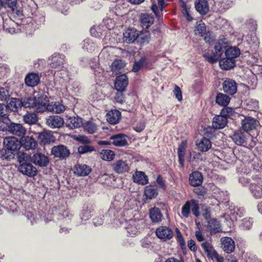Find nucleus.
Masks as SVG:
<instances>
[{"mask_svg":"<svg viewBox=\"0 0 262 262\" xmlns=\"http://www.w3.org/2000/svg\"><path fill=\"white\" fill-rule=\"evenodd\" d=\"M188 142L186 140H184L181 142L179 144L178 148V161L180 164V167L181 168L184 167V157L186 152V149L187 147Z\"/></svg>","mask_w":262,"mask_h":262,"instance_id":"nucleus-23","label":"nucleus"},{"mask_svg":"<svg viewBox=\"0 0 262 262\" xmlns=\"http://www.w3.org/2000/svg\"><path fill=\"white\" fill-rule=\"evenodd\" d=\"M188 158L189 159V161H202V155L197 151H193L192 152L190 151L189 154Z\"/></svg>","mask_w":262,"mask_h":262,"instance_id":"nucleus-55","label":"nucleus"},{"mask_svg":"<svg viewBox=\"0 0 262 262\" xmlns=\"http://www.w3.org/2000/svg\"><path fill=\"white\" fill-rule=\"evenodd\" d=\"M221 247L227 253H231L235 250V242L229 237H223L221 238Z\"/></svg>","mask_w":262,"mask_h":262,"instance_id":"nucleus-16","label":"nucleus"},{"mask_svg":"<svg viewBox=\"0 0 262 262\" xmlns=\"http://www.w3.org/2000/svg\"><path fill=\"white\" fill-rule=\"evenodd\" d=\"M95 150V149L94 147L92 145H83L79 146L78 148V152L80 154L91 152Z\"/></svg>","mask_w":262,"mask_h":262,"instance_id":"nucleus-54","label":"nucleus"},{"mask_svg":"<svg viewBox=\"0 0 262 262\" xmlns=\"http://www.w3.org/2000/svg\"><path fill=\"white\" fill-rule=\"evenodd\" d=\"M158 194V187L156 184H150L144 188V194L147 200L155 199Z\"/></svg>","mask_w":262,"mask_h":262,"instance_id":"nucleus-24","label":"nucleus"},{"mask_svg":"<svg viewBox=\"0 0 262 262\" xmlns=\"http://www.w3.org/2000/svg\"><path fill=\"white\" fill-rule=\"evenodd\" d=\"M18 161L19 165H23L32 161V158L27 153L23 152L18 155Z\"/></svg>","mask_w":262,"mask_h":262,"instance_id":"nucleus-51","label":"nucleus"},{"mask_svg":"<svg viewBox=\"0 0 262 262\" xmlns=\"http://www.w3.org/2000/svg\"><path fill=\"white\" fill-rule=\"evenodd\" d=\"M195 217L200 215V206L198 201L195 199L187 201L182 207L181 213L182 215L188 218L190 214V211Z\"/></svg>","mask_w":262,"mask_h":262,"instance_id":"nucleus-5","label":"nucleus"},{"mask_svg":"<svg viewBox=\"0 0 262 262\" xmlns=\"http://www.w3.org/2000/svg\"><path fill=\"white\" fill-rule=\"evenodd\" d=\"M21 145L27 150L35 149L37 146V143L32 137L23 136L21 139Z\"/></svg>","mask_w":262,"mask_h":262,"instance_id":"nucleus-29","label":"nucleus"},{"mask_svg":"<svg viewBox=\"0 0 262 262\" xmlns=\"http://www.w3.org/2000/svg\"><path fill=\"white\" fill-rule=\"evenodd\" d=\"M156 236L163 241L170 240L173 236L172 229L166 226H161L156 229L155 231Z\"/></svg>","mask_w":262,"mask_h":262,"instance_id":"nucleus-8","label":"nucleus"},{"mask_svg":"<svg viewBox=\"0 0 262 262\" xmlns=\"http://www.w3.org/2000/svg\"><path fill=\"white\" fill-rule=\"evenodd\" d=\"M123 92H119L116 93L115 96V99L116 102L122 103L124 101V95L122 93Z\"/></svg>","mask_w":262,"mask_h":262,"instance_id":"nucleus-64","label":"nucleus"},{"mask_svg":"<svg viewBox=\"0 0 262 262\" xmlns=\"http://www.w3.org/2000/svg\"><path fill=\"white\" fill-rule=\"evenodd\" d=\"M18 170L24 175L30 178L34 177L37 173V168L31 162L23 165H19Z\"/></svg>","mask_w":262,"mask_h":262,"instance_id":"nucleus-13","label":"nucleus"},{"mask_svg":"<svg viewBox=\"0 0 262 262\" xmlns=\"http://www.w3.org/2000/svg\"><path fill=\"white\" fill-rule=\"evenodd\" d=\"M157 183L162 187V188L163 190H166V185L165 182V181L164 180L162 176L160 174L158 175L157 179H156Z\"/></svg>","mask_w":262,"mask_h":262,"instance_id":"nucleus-62","label":"nucleus"},{"mask_svg":"<svg viewBox=\"0 0 262 262\" xmlns=\"http://www.w3.org/2000/svg\"><path fill=\"white\" fill-rule=\"evenodd\" d=\"M0 129L3 132H8L19 137H23L26 133V129L23 124L12 122L10 118L0 125Z\"/></svg>","mask_w":262,"mask_h":262,"instance_id":"nucleus-3","label":"nucleus"},{"mask_svg":"<svg viewBox=\"0 0 262 262\" xmlns=\"http://www.w3.org/2000/svg\"><path fill=\"white\" fill-rule=\"evenodd\" d=\"M9 110L4 104L0 103V125L6 122L9 118Z\"/></svg>","mask_w":262,"mask_h":262,"instance_id":"nucleus-45","label":"nucleus"},{"mask_svg":"<svg viewBox=\"0 0 262 262\" xmlns=\"http://www.w3.org/2000/svg\"><path fill=\"white\" fill-rule=\"evenodd\" d=\"M84 129L90 134H94L97 130V126L91 121H87L83 124Z\"/></svg>","mask_w":262,"mask_h":262,"instance_id":"nucleus-52","label":"nucleus"},{"mask_svg":"<svg viewBox=\"0 0 262 262\" xmlns=\"http://www.w3.org/2000/svg\"><path fill=\"white\" fill-rule=\"evenodd\" d=\"M82 124L81 118L75 117H70L67 119L66 125L71 128H76L80 127Z\"/></svg>","mask_w":262,"mask_h":262,"instance_id":"nucleus-44","label":"nucleus"},{"mask_svg":"<svg viewBox=\"0 0 262 262\" xmlns=\"http://www.w3.org/2000/svg\"><path fill=\"white\" fill-rule=\"evenodd\" d=\"M91 171V167L84 164H77L74 167V173L78 176H86Z\"/></svg>","mask_w":262,"mask_h":262,"instance_id":"nucleus-31","label":"nucleus"},{"mask_svg":"<svg viewBox=\"0 0 262 262\" xmlns=\"http://www.w3.org/2000/svg\"><path fill=\"white\" fill-rule=\"evenodd\" d=\"M150 39V34L149 31L143 30L138 32V36H137L136 41L137 43L140 45H144L147 44Z\"/></svg>","mask_w":262,"mask_h":262,"instance_id":"nucleus-34","label":"nucleus"},{"mask_svg":"<svg viewBox=\"0 0 262 262\" xmlns=\"http://www.w3.org/2000/svg\"><path fill=\"white\" fill-rule=\"evenodd\" d=\"M228 122V120L227 118L220 114L213 117L212 126L215 128L222 129L227 125Z\"/></svg>","mask_w":262,"mask_h":262,"instance_id":"nucleus-27","label":"nucleus"},{"mask_svg":"<svg viewBox=\"0 0 262 262\" xmlns=\"http://www.w3.org/2000/svg\"><path fill=\"white\" fill-rule=\"evenodd\" d=\"M106 120L111 124H116L121 120V113L117 110H112L106 114Z\"/></svg>","mask_w":262,"mask_h":262,"instance_id":"nucleus-26","label":"nucleus"},{"mask_svg":"<svg viewBox=\"0 0 262 262\" xmlns=\"http://www.w3.org/2000/svg\"><path fill=\"white\" fill-rule=\"evenodd\" d=\"M114 170L117 173L121 174L128 172L129 167L126 161L118 160L113 164Z\"/></svg>","mask_w":262,"mask_h":262,"instance_id":"nucleus-28","label":"nucleus"},{"mask_svg":"<svg viewBox=\"0 0 262 262\" xmlns=\"http://www.w3.org/2000/svg\"><path fill=\"white\" fill-rule=\"evenodd\" d=\"M194 34L200 36H203L206 32V25L202 20L197 22L194 30Z\"/></svg>","mask_w":262,"mask_h":262,"instance_id":"nucleus-46","label":"nucleus"},{"mask_svg":"<svg viewBox=\"0 0 262 262\" xmlns=\"http://www.w3.org/2000/svg\"><path fill=\"white\" fill-rule=\"evenodd\" d=\"M65 58L66 57L63 54L55 53L51 57V62L49 64L52 68H60L63 67Z\"/></svg>","mask_w":262,"mask_h":262,"instance_id":"nucleus-15","label":"nucleus"},{"mask_svg":"<svg viewBox=\"0 0 262 262\" xmlns=\"http://www.w3.org/2000/svg\"><path fill=\"white\" fill-rule=\"evenodd\" d=\"M51 152L54 157L61 160L66 159L70 155V149L67 146L63 144L54 146L51 149Z\"/></svg>","mask_w":262,"mask_h":262,"instance_id":"nucleus-7","label":"nucleus"},{"mask_svg":"<svg viewBox=\"0 0 262 262\" xmlns=\"http://www.w3.org/2000/svg\"><path fill=\"white\" fill-rule=\"evenodd\" d=\"M23 120L28 124H35L38 121V117L34 113H28L23 117Z\"/></svg>","mask_w":262,"mask_h":262,"instance_id":"nucleus-47","label":"nucleus"},{"mask_svg":"<svg viewBox=\"0 0 262 262\" xmlns=\"http://www.w3.org/2000/svg\"><path fill=\"white\" fill-rule=\"evenodd\" d=\"M249 189L255 199L262 198V185L260 183H251Z\"/></svg>","mask_w":262,"mask_h":262,"instance_id":"nucleus-40","label":"nucleus"},{"mask_svg":"<svg viewBox=\"0 0 262 262\" xmlns=\"http://www.w3.org/2000/svg\"><path fill=\"white\" fill-rule=\"evenodd\" d=\"M230 99V98L226 94L219 93L216 96L215 102L218 105L225 107L228 105Z\"/></svg>","mask_w":262,"mask_h":262,"instance_id":"nucleus-42","label":"nucleus"},{"mask_svg":"<svg viewBox=\"0 0 262 262\" xmlns=\"http://www.w3.org/2000/svg\"><path fill=\"white\" fill-rule=\"evenodd\" d=\"M31 160L36 165L41 167L47 166L49 163V158L40 152L34 154Z\"/></svg>","mask_w":262,"mask_h":262,"instance_id":"nucleus-21","label":"nucleus"},{"mask_svg":"<svg viewBox=\"0 0 262 262\" xmlns=\"http://www.w3.org/2000/svg\"><path fill=\"white\" fill-rule=\"evenodd\" d=\"M215 129L213 126L212 127L209 126L204 128L203 132L208 138H212L215 136Z\"/></svg>","mask_w":262,"mask_h":262,"instance_id":"nucleus-56","label":"nucleus"},{"mask_svg":"<svg viewBox=\"0 0 262 262\" xmlns=\"http://www.w3.org/2000/svg\"><path fill=\"white\" fill-rule=\"evenodd\" d=\"M221 114L223 116L226 117L228 119L229 118L233 116L235 113V110L230 107L225 106L224 108L221 111Z\"/></svg>","mask_w":262,"mask_h":262,"instance_id":"nucleus-53","label":"nucleus"},{"mask_svg":"<svg viewBox=\"0 0 262 262\" xmlns=\"http://www.w3.org/2000/svg\"><path fill=\"white\" fill-rule=\"evenodd\" d=\"M245 108L249 111H255L258 108V101L252 99H247L245 102Z\"/></svg>","mask_w":262,"mask_h":262,"instance_id":"nucleus-48","label":"nucleus"},{"mask_svg":"<svg viewBox=\"0 0 262 262\" xmlns=\"http://www.w3.org/2000/svg\"><path fill=\"white\" fill-rule=\"evenodd\" d=\"M124 41L127 43H133L136 41L138 31L134 29H128L123 34Z\"/></svg>","mask_w":262,"mask_h":262,"instance_id":"nucleus-38","label":"nucleus"},{"mask_svg":"<svg viewBox=\"0 0 262 262\" xmlns=\"http://www.w3.org/2000/svg\"><path fill=\"white\" fill-rule=\"evenodd\" d=\"M188 180L191 186H200L203 183V176L200 171H194L189 174Z\"/></svg>","mask_w":262,"mask_h":262,"instance_id":"nucleus-19","label":"nucleus"},{"mask_svg":"<svg viewBox=\"0 0 262 262\" xmlns=\"http://www.w3.org/2000/svg\"><path fill=\"white\" fill-rule=\"evenodd\" d=\"M124 67V64L121 60L115 59L111 65V71L113 73L117 74Z\"/></svg>","mask_w":262,"mask_h":262,"instance_id":"nucleus-50","label":"nucleus"},{"mask_svg":"<svg viewBox=\"0 0 262 262\" xmlns=\"http://www.w3.org/2000/svg\"><path fill=\"white\" fill-rule=\"evenodd\" d=\"M176 231L177 234V241L179 243L182 249L185 248V242L182 233L178 228H176Z\"/></svg>","mask_w":262,"mask_h":262,"instance_id":"nucleus-58","label":"nucleus"},{"mask_svg":"<svg viewBox=\"0 0 262 262\" xmlns=\"http://www.w3.org/2000/svg\"><path fill=\"white\" fill-rule=\"evenodd\" d=\"M17 0H3L5 7L11 8L12 10L16 6Z\"/></svg>","mask_w":262,"mask_h":262,"instance_id":"nucleus-61","label":"nucleus"},{"mask_svg":"<svg viewBox=\"0 0 262 262\" xmlns=\"http://www.w3.org/2000/svg\"><path fill=\"white\" fill-rule=\"evenodd\" d=\"M253 223L252 218H244L242 220V226L244 229H249L251 228Z\"/></svg>","mask_w":262,"mask_h":262,"instance_id":"nucleus-59","label":"nucleus"},{"mask_svg":"<svg viewBox=\"0 0 262 262\" xmlns=\"http://www.w3.org/2000/svg\"><path fill=\"white\" fill-rule=\"evenodd\" d=\"M258 123L255 119L250 117H246L242 121V127L244 131L247 133L255 129Z\"/></svg>","mask_w":262,"mask_h":262,"instance_id":"nucleus-18","label":"nucleus"},{"mask_svg":"<svg viewBox=\"0 0 262 262\" xmlns=\"http://www.w3.org/2000/svg\"><path fill=\"white\" fill-rule=\"evenodd\" d=\"M100 154L101 158L107 161H112L115 156L114 151L110 149H103Z\"/></svg>","mask_w":262,"mask_h":262,"instance_id":"nucleus-49","label":"nucleus"},{"mask_svg":"<svg viewBox=\"0 0 262 262\" xmlns=\"http://www.w3.org/2000/svg\"><path fill=\"white\" fill-rule=\"evenodd\" d=\"M199 150L202 152H206L211 147V142L209 139L206 137L202 138L201 140L196 143Z\"/></svg>","mask_w":262,"mask_h":262,"instance_id":"nucleus-39","label":"nucleus"},{"mask_svg":"<svg viewBox=\"0 0 262 262\" xmlns=\"http://www.w3.org/2000/svg\"><path fill=\"white\" fill-rule=\"evenodd\" d=\"M46 124L52 128H60L64 124V120L58 116L52 115L47 118Z\"/></svg>","mask_w":262,"mask_h":262,"instance_id":"nucleus-20","label":"nucleus"},{"mask_svg":"<svg viewBox=\"0 0 262 262\" xmlns=\"http://www.w3.org/2000/svg\"><path fill=\"white\" fill-rule=\"evenodd\" d=\"M10 97L9 92L6 88L1 87L0 88V100L2 101H7V99Z\"/></svg>","mask_w":262,"mask_h":262,"instance_id":"nucleus-57","label":"nucleus"},{"mask_svg":"<svg viewBox=\"0 0 262 262\" xmlns=\"http://www.w3.org/2000/svg\"><path fill=\"white\" fill-rule=\"evenodd\" d=\"M40 82V76L38 73L31 72L28 73L25 78V82L27 86L34 88Z\"/></svg>","mask_w":262,"mask_h":262,"instance_id":"nucleus-17","label":"nucleus"},{"mask_svg":"<svg viewBox=\"0 0 262 262\" xmlns=\"http://www.w3.org/2000/svg\"><path fill=\"white\" fill-rule=\"evenodd\" d=\"M128 84V78L126 74H122L116 76L114 82V86L118 92H124Z\"/></svg>","mask_w":262,"mask_h":262,"instance_id":"nucleus-11","label":"nucleus"},{"mask_svg":"<svg viewBox=\"0 0 262 262\" xmlns=\"http://www.w3.org/2000/svg\"><path fill=\"white\" fill-rule=\"evenodd\" d=\"M173 93L177 100L179 101H181L183 99V97L182 93L180 88L179 86L176 85L174 86V89L173 90Z\"/></svg>","mask_w":262,"mask_h":262,"instance_id":"nucleus-60","label":"nucleus"},{"mask_svg":"<svg viewBox=\"0 0 262 262\" xmlns=\"http://www.w3.org/2000/svg\"><path fill=\"white\" fill-rule=\"evenodd\" d=\"M32 101V99L28 98V97L11 98L7 106L9 111L18 113L23 108H30V105L33 103Z\"/></svg>","mask_w":262,"mask_h":262,"instance_id":"nucleus-2","label":"nucleus"},{"mask_svg":"<svg viewBox=\"0 0 262 262\" xmlns=\"http://www.w3.org/2000/svg\"><path fill=\"white\" fill-rule=\"evenodd\" d=\"M127 135L119 133L118 134L112 136L110 137V140L112 141V143L116 146H124L128 144L127 140Z\"/></svg>","mask_w":262,"mask_h":262,"instance_id":"nucleus-22","label":"nucleus"},{"mask_svg":"<svg viewBox=\"0 0 262 262\" xmlns=\"http://www.w3.org/2000/svg\"><path fill=\"white\" fill-rule=\"evenodd\" d=\"M219 64L222 69L228 70L235 66V60L226 56L219 60Z\"/></svg>","mask_w":262,"mask_h":262,"instance_id":"nucleus-36","label":"nucleus"},{"mask_svg":"<svg viewBox=\"0 0 262 262\" xmlns=\"http://www.w3.org/2000/svg\"><path fill=\"white\" fill-rule=\"evenodd\" d=\"M149 215L151 221L154 223L161 222L163 217L160 209L156 207H154L149 209Z\"/></svg>","mask_w":262,"mask_h":262,"instance_id":"nucleus-30","label":"nucleus"},{"mask_svg":"<svg viewBox=\"0 0 262 262\" xmlns=\"http://www.w3.org/2000/svg\"><path fill=\"white\" fill-rule=\"evenodd\" d=\"M133 181L140 185H144L148 183L147 176L142 171H136L133 176Z\"/></svg>","mask_w":262,"mask_h":262,"instance_id":"nucleus-37","label":"nucleus"},{"mask_svg":"<svg viewBox=\"0 0 262 262\" xmlns=\"http://www.w3.org/2000/svg\"><path fill=\"white\" fill-rule=\"evenodd\" d=\"M126 230L129 235L132 236L136 235L138 232L137 229L133 225H128L126 228Z\"/></svg>","mask_w":262,"mask_h":262,"instance_id":"nucleus-63","label":"nucleus"},{"mask_svg":"<svg viewBox=\"0 0 262 262\" xmlns=\"http://www.w3.org/2000/svg\"><path fill=\"white\" fill-rule=\"evenodd\" d=\"M201 246L209 259H215L216 262H225L224 257L219 254L210 244L208 242H204L202 244Z\"/></svg>","mask_w":262,"mask_h":262,"instance_id":"nucleus-6","label":"nucleus"},{"mask_svg":"<svg viewBox=\"0 0 262 262\" xmlns=\"http://www.w3.org/2000/svg\"><path fill=\"white\" fill-rule=\"evenodd\" d=\"M28 98L33 100V104L30 105V108H34L38 113H42L47 110L49 98L45 93L39 92L35 97L28 96Z\"/></svg>","mask_w":262,"mask_h":262,"instance_id":"nucleus-4","label":"nucleus"},{"mask_svg":"<svg viewBox=\"0 0 262 262\" xmlns=\"http://www.w3.org/2000/svg\"><path fill=\"white\" fill-rule=\"evenodd\" d=\"M154 21V16L151 13H141L139 16V22L143 30H147L153 25Z\"/></svg>","mask_w":262,"mask_h":262,"instance_id":"nucleus-9","label":"nucleus"},{"mask_svg":"<svg viewBox=\"0 0 262 262\" xmlns=\"http://www.w3.org/2000/svg\"><path fill=\"white\" fill-rule=\"evenodd\" d=\"M15 155L5 146L3 148L0 149V159L2 160L10 161L14 158Z\"/></svg>","mask_w":262,"mask_h":262,"instance_id":"nucleus-43","label":"nucleus"},{"mask_svg":"<svg viewBox=\"0 0 262 262\" xmlns=\"http://www.w3.org/2000/svg\"><path fill=\"white\" fill-rule=\"evenodd\" d=\"M195 8L197 12L201 15H204L209 11V5L206 0H196L195 2Z\"/></svg>","mask_w":262,"mask_h":262,"instance_id":"nucleus-32","label":"nucleus"},{"mask_svg":"<svg viewBox=\"0 0 262 262\" xmlns=\"http://www.w3.org/2000/svg\"><path fill=\"white\" fill-rule=\"evenodd\" d=\"M207 228L212 234L219 233L222 231L221 223L215 219H211L208 221Z\"/></svg>","mask_w":262,"mask_h":262,"instance_id":"nucleus-35","label":"nucleus"},{"mask_svg":"<svg viewBox=\"0 0 262 262\" xmlns=\"http://www.w3.org/2000/svg\"><path fill=\"white\" fill-rule=\"evenodd\" d=\"M47 110L59 114L62 113L65 110V106L59 102H52L48 104Z\"/></svg>","mask_w":262,"mask_h":262,"instance_id":"nucleus-41","label":"nucleus"},{"mask_svg":"<svg viewBox=\"0 0 262 262\" xmlns=\"http://www.w3.org/2000/svg\"><path fill=\"white\" fill-rule=\"evenodd\" d=\"M227 43L223 39H219L215 45V52L212 54L205 53L203 55L205 60L210 63H216L225 52V56L232 59L238 57L241 54L240 50L236 47H231L226 49Z\"/></svg>","mask_w":262,"mask_h":262,"instance_id":"nucleus-1","label":"nucleus"},{"mask_svg":"<svg viewBox=\"0 0 262 262\" xmlns=\"http://www.w3.org/2000/svg\"><path fill=\"white\" fill-rule=\"evenodd\" d=\"M237 84L235 81L231 79L225 80L222 83L224 92L230 95H233L237 92Z\"/></svg>","mask_w":262,"mask_h":262,"instance_id":"nucleus-14","label":"nucleus"},{"mask_svg":"<svg viewBox=\"0 0 262 262\" xmlns=\"http://www.w3.org/2000/svg\"><path fill=\"white\" fill-rule=\"evenodd\" d=\"M249 136V134L248 133L238 129L234 132L232 139L236 145L245 146L247 144V140Z\"/></svg>","mask_w":262,"mask_h":262,"instance_id":"nucleus-12","label":"nucleus"},{"mask_svg":"<svg viewBox=\"0 0 262 262\" xmlns=\"http://www.w3.org/2000/svg\"><path fill=\"white\" fill-rule=\"evenodd\" d=\"M143 68L145 69H151L152 68L145 56H142L138 61L134 62L132 71L134 72H137Z\"/></svg>","mask_w":262,"mask_h":262,"instance_id":"nucleus-25","label":"nucleus"},{"mask_svg":"<svg viewBox=\"0 0 262 262\" xmlns=\"http://www.w3.org/2000/svg\"><path fill=\"white\" fill-rule=\"evenodd\" d=\"M4 146L16 154L20 148L21 145L20 141L15 137H11L5 138Z\"/></svg>","mask_w":262,"mask_h":262,"instance_id":"nucleus-10","label":"nucleus"},{"mask_svg":"<svg viewBox=\"0 0 262 262\" xmlns=\"http://www.w3.org/2000/svg\"><path fill=\"white\" fill-rule=\"evenodd\" d=\"M38 139L40 143L44 145L53 143L55 140L53 135L48 132H42L38 133Z\"/></svg>","mask_w":262,"mask_h":262,"instance_id":"nucleus-33","label":"nucleus"}]
</instances>
